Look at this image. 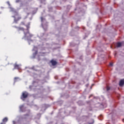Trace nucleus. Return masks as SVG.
Here are the masks:
<instances>
[{
  "instance_id": "11",
  "label": "nucleus",
  "mask_w": 124,
  "mask_h": 124,
  "mask_svg": "<svg viewBox=\"0 0 124 124\" xmlns=\"http://www.w3.org/2000/svg\"><path fill=\"white\" fill-rule=\"evenodd\" d=\"M109 90H110V87L107 86V91H109Z\"/></svg>"
},
{
  "instance_id": "5",
  "label": "nucleus",
  "mask_w": 124,
  "mask_h": 124,
  "mask_svg": "<svg viewBox=\"0 0 124 124\" xmlns=\"http://www.w3.org/2000/svg\"><path fill=\"white\" fill-rule=\"evenodd\" d=\"M50 62L51 64L53 66L56 65L57 63H58V62H57L56 61H54V60H52L51 61H50Z\"/></svg>"
},
{
  "instance_id": "9",
  "label": "nucleus",
  "mask_w": 124,
  "mask_h": 124,
  "mask_svg": "<svg viewBox=\"0 0 124 124\" xmlns=\"http://www.w3.org/2000/svg\"><path fill=\"white\" fill-rule=\"evenodd\" d=\"M27 28V30H25V31H29V29H30V23H29L27 25H26Z\"/></svg>"
},
{
  "instance_id": "16",
  "label": "nucleus",
  "mask_w": 124,
  "mask_h": 124,
  "mask_svg": "<svg viewBox=\"0 0 124 124\" xmlns=\"http://www.w3.org/2000/svg\"><path fill=\"white\" fill-rule=\"evenodd\" d=\"M24 107V106H21L20 107V109H22V108H23Z\"/></svg>"
},
{
  "instance_id": "18",
  "label": "nucleus",
  "mask_w": 124,
  "mask_h": 124,
  "mask_svg": "<svg viewBox=\"0 0 124 124\" xmlns=\"http://www.w3.org/2000/svg\"><path fill=\"white\" fill-rule=\"evenodd\" d=\"M13 124H16V122H15V121H13Z\"/></svg>"
},
{
  "instance_id": "20",
  "label": "nucleus",
  "mask_w": 124,
  "mask_h": 124,
  "mask_svg": "<svg viewBox=\"0 0 124 124\" xmlns=\"http://www.w3.org/2000/svg\"><path fill=\"white\" fill-rule=\"evenodd\" d=\"M124 119H123V122H124Z\"/></svg>"
},
{
  "instance_id": "14",
  "label": "nucleus",
  "mask_w": 124,
  "mask_h": 124,
  "mask_svg": "<svg viewBox=\"0 0 124 124\" xmlns=\"http://www.w3.org/2000/svg\"><path fill=\"white\" fill-rule=\"evenodd\" d=\"M16 3L20 2V0H16Z\"/></svg>"
},
{
  "instance_id": "15",
  "label": "nucleus",
  "mask_w": 124,
  "mask_h": 124,
  "mask_svg": "<svg viewBox=\"0 0 124 124\" xmlns=\"http://www.w3.org/2000/svg\"><path fill=\"white\" fill-rule=\"evenodd\" d=\"M21 25H25V22H21Z\"/></svg>"
},
{
  "instance_id": "6",
  "label": "nucleus",
  "mask_w": 124,
  "mask_h": 124,
  "mask_svg": "<svg viewBox=\"0 0 124 124\" xmlns=\"http://www.w3.org/2000/svg\"><path fill=\"white\" fill-rule=\"evenodd\" d=\"M123 42L122 43L118 42L117 43L116 46L117 47V48H120V47H122V46H123Z\"/></svg>"
},
{
  "instance_id": "2",
  "label": "nucleus",
  "mask_w": 124,
  "mask_h": 124,
  "mask_svg": "<svg viewBox=\"0 0 124 124\" xmlns=\"http://www.w3.org/2000/svg\"><path fill=\"white\" fill-rule=\"evenodd\" d=\"M13 18H14V21L15 23H17L18 21H20L21 19H22V17L21 16H19L18 13H16L14 16H12Z\"/></svg>"
},
{
  "instance_id": "1",
  "label": "nucleus",
  "mask_w": 124,
  "mask_h": 124,
  "mask_svg": "<svg viewBox=\"0 0 124 124\" xmlns=\"http://www.w3.org/2000/svg\"><path fill=\"white\" fill-rule=\"evenodd\" d=\"M24 37L27 39V40H31V39L33 35L30 33V31H24Z\"/></svg>"
},
{
  "instance_id": "12",
  "label": "nucleus",
  "mask_w": 124,
  "mask_h": 124,
  "mask_svg": "<svg viewBox=\"0 0 124 124\" xmlns=\"http://www.w3.org/2000/svg\"><path fill=\"white\" fill-rule=\"evenodd\" d=\"M34 55H35V56H36V55H37V51H36L35 52V53H34Z\"/></svg>"
},
{
  "instance_id": "19",
  "label": "nucleus",
  "mask_w": 124,
  "mask_h": 124,
  "mask_svg": "<svg viewBox=\"0 0 124 124\" xmlns=\"http://www.w3.org/2000/svg\"><path fill=\"white\" fill-rule=\"evenodd\" d=\"M24 116H29V115L27 114L24 115Z\"/></svg>"
},
{
  "instance_id": "17",
  "label": "nucleus",
  "mask_w": 124,
  "mask_h": 124,
  "mask_svg": "<svg viewBox=\"0 0 124 124\" xmlns=\"http://www.w3.org/2000/svg\"><path fill=\"white\" fill-rule=\"evenodd\" d=\"M41 19L42 22H43V17H41Z\"/></svg>"
},
{
  "instance_id": "7",
  "label": "nucleus",
  "mask_w": 124,
  "mask_h": 124,
  "mask_svg": "<svg viewBox=\"0 0 124 124\" xmlns=\"http://www.w3.org/2000/svg\"><path fill=\"white\" fill-rule=\"evenodd\" d=\"M123 85H124V79H122L119 82V86L123 87Z\"/></svg>"
},
{
  "instance_id": "3",
  "label": "nucleus",
  "mask_w": 124,
  "mask_h": 124,
  "mask_svg": "<svg viewBox=\"0 0 124 124\" xmlns=\"http://www.w3.org/2000/svg\"><path fill=\"white\" fill-rule=\"evenodd\" d=\"M28 96H29V93H28L27 92H23L21 96V99H24L25 98H27V97H28Z\"/></svg>"
},
{
  "instance_id": "21",
  "label": "nucleus",
  "mask_w": 124,
  "mask_h": 124,
  "mask_svg": "<svg viewBox=\"0 0 124 124\" xmlns=\"http://www.w3.org/2000/svg\"><path fill=\"white\" fill-rule=\"evenodd\" d=\"M43 54H45V53L44 52V53H43Z\"/></svg>"
},
{
  "instance_id": "13",
  "label": "nucleus",
  "mask_w": 124,
  "mask_h": 124,
  "mask_svg": "<svg viewBox=\"0 0 124 124\" xmlns=\"http://www.w3.org/2000/svg\"><path fill=\"white\" fill-rule=\"evenodd\" d=\"M109 65H110L111 66H113V63L112 62H110L109 63Z\"/></svg>"
},
{
  "instance_id": "8",
  "label": "nucleus",
  "mask_w": 124,
  "mask_h": 124,
  "mask_svg": "<svg viewBox=\"0 0 124 124\" xmlns=\"http://www.w3.org/2000/svg\"><path fill=\"white\" fill-rule=\"evenodd\" d=\"M14 69H19V65L17 64H15Z\"/></svg>"
},
{
  "instance_id": "4",
  "label": "nucleus",
  "mask_w": 124,
  "mask_h": 124,
  "mask_svg": "<svg viewBox=\"0 0 124 124\" xmlns=\"http://www.w3.org/2000/svg\"><path fill=\"white\" fill-rule=\"evenodd\" d=\"M15 28H16V29H17V31H24V33H25V29H24V28L23 27H17L16 26H15Z\"/></svg>"
},
{
  "instance_id": "10",
  "label": "nucleus",
  "mask_w": 124,
  "mask_h": 124,
  "mask_svg": "<svg viewBox=\"0 0 124 124\" xmlns=\"http://www.w3.org/2000/svg\"><path fill=\"white\" fill-rule=\"evenodd\" d=\"M19 78L18 77H16L14 78L15 82H17V80H18Z\"/></svg>"
}]
</instances>
